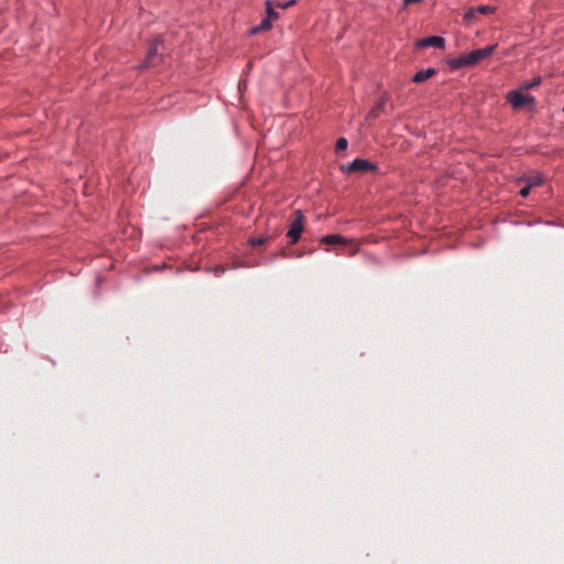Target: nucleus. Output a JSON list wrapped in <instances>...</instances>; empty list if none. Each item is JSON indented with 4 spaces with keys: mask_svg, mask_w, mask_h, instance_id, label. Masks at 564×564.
I'll return each mask as SVG.
<instances>
[{
    "mask_svg": "<svg viewBox=\"0 0 564 564\" xmlns=\"http://www.w3.org/2000/svg\"><path fill=\"white\" fill-rule=\"evenodd\" d=\"M160 44V40L156 39L153 44L148 50L147 57L143 63V67H151L158 65L160 61V56L158 54V46Z\"/></svg>",
    "mask_w": 564,
    "mask_h": 564,
    "instance_id": "nucleus-6",
    "label": "nucleus"
},
{
    "mask_svg": "<svg viewBox=\"0 0 564 564\" xmlns=\"http://www.w3.org/2000/svg\"><path fill=\"white\" fill-rule=\"evenodd\" d=\"M349 173H365L368 171H376L377 166L365 159L354 160L347 167L344 169Z\"/></svg>",
    "mask_w": 564,
    "mask_h": 564,
    "instance_id": "nucleus-4",
    "label": "nucleus"
},
{
    "mask_svg": "<svg viewBox=\"0 0 564 564\" xmlns=\"http://www.w3.org/2000/svg\"><path fill=\"white\" fill-rule=\"evenodd\" d=\"M321 241H322V243H326V245H344V243L348 242V239H346L341 235H327V236H324L321 239Z\"/></svg>",
    "mask_w": 564,
    "mask_h": 564,
    "instance_id": "nucleus-8",
    "label": "nucleus"
},
{
    "mask_svg": "<svg viewBox=\"0 0 564 564\" xmlns=\"http://www.w3.org/2000/svg\"><path fill=\"white\" fill-rule=\"evenodd\" d=\"M543 183V177L541 175L530 176L527 180V184L532 188L540 186Z\"/></svg>",
    "mask_w": 564,
    "mask_h": 564,
    "instance_id": "nucleus-14",
    "label": "nucleus"
},
{
    "mask_svg": "<svg viewBox=\"0 0 564 564\" xmlns=\"http://www.w3.org/2000/svg\"><path fill=\"white\" fill-rule=\"evenodd\" d=\"M508 101L514 109H521L527 106H533L534 97L530 95H524L519 90H512L507 96Z\"/></svg>",
    "mask_w": 564,
    "mask_h": 564,
    "instance_id": "nucleus-3",
    "label": "nucleus"
},
{
    "mask_svg": "<svg viewBox=\"0 0 564 564\" xmlns=\"http://www.w3.org/2000/svg\"><path fill=\"white\" fill-rule=\"evenodd\" d=\"M386 101H387V98L386 97H382L379 102L369 111L368 113V119H376L380 116V113L383 111L384 109V105H386Z\"/></svg>",
    "mask_w": 564,
    "mask_h": 564,
    "instance_id": "nucleus-10",
    "label": "nucleus"
},
{
    "mask_svg": "<svg viewBox=\"0 0 564 564\" xmlns=\"http://www.w3.org/2000/svg\"><path fill=\"white\" fill-rule=\"evenodd\" d=\"M497 45H488L484 48L475 50L469 53L463 54L449 62V66L453 69H458L463 67L474 66L478 64L480 61L489 57Z\"/></svg>",
    "mask_w": 564,
    "mask_h": 564,
    "instance_id": "nucleus-1",
    "label": "nucleus"
},
{
    "mask_svg": "<svg viewBox=\"0 0 564 564\" xmlns=\"http://www.w3.org/2000/svg\"><path fill=\"white\" fill-rule=\"evenodd\" d=\"M215 272H216L217 274H221V273H224V272H225V268H223V267H216V268H215Z\"/></svg>",
    "mask_w": 564,
    "mask_h": 564,
    "instance_id": "nucleus-20",
    "label": "nucleus"
},
{
    "mask_svg": "<svg viewBox=\"0 0 564 564\" xmlns=\"http://www.w3.org/2000/svg\"><path fill=\"white\" fill-rule=\"evenodd\" d=\"M304 220L305 217L303 213L300 209L295 210L294 218L292 219L290 228L286 234L290 245H295L300 240L301 235L304 230Z\"/></svg>",
    "mask_w": 564,
    "mask_h": 564,
    "instance_id": "nucleus-2",
    "label": "nucleus"
},
{
    "mask_svg": "<svg viewBox=\"0 0 564 564\" xmlns=\"http://www.w3.org/2000/svg\"><path fill=\"white\" fill-rule=\"evenodd\" d=\"M435 74H436V69L435 68L430 67V68H426V69H422V70L417 72L413 76L412 82L420 84V83H423V82L430 79Z\"/></svg>",
    "mask_w": 564,
    "mask_h": 564,
    "instance_id": "nucleus-7",
    "label": "nucleus"
},
{
    "mask_svg": "<svg viewBox=\"0 0 564 564\" xmlns=\"http://www.w3.org/2000/svg\"><path fill=\"white\" fill-rule=\"evenodd\" d=\"M344 246H348L349 247L347 254L350 256V257L355 256L358 252V250H359L358 245L352 239H348V242L344 243Z\"/></svg>",
    "mask_w": 564,
    "mask_h": 564,
    "instance_id": "nucleus-15",
    "label": "nucleus"
},
{
    "mask_svg": "<svg viewBox=\"0 0 564 564\" xmlns=\"http://www.w3.org/2000/svg\"><path fill=\"white\" fill-rule=\"evenodd\" d=\"M540 83H541V78L536 77L531 83L523 84V88L524 89H532V88L536 87L538 85H540Z\"/></svg>",
    "mask_w": 564,
    "mask_h": 564,
    "instance_id": "nucleus-17",
    "label": "nucleus"
},
{
    "mask_svg": "<svg viewBox=\"0 0 564 564\" xmlns=\"http://www.w3.org/2000/svg\"><path fill=\"white\" fill-rule=\"evenodd\" d=\"M530 189L531 187L527 184L524 187H522L519 192V194L522 196V197H527L530 193Z\"/></svg>",
    "mask_w": 564,
    "mask_h": 564,
    "instance_id": "nucleus-19",
    "label": "nucleus"
},
{
    "mask_svg": "<svg viewBox=\"0 0 564 564\" xmlns=\"http://www.w3.org/2000/svg\"><path fill=\"white\" fill-rule=\"evenodd\" d=\"M286 252L285 250H281L280 252L275 253V257H285Z\"/></svg>",
    "mask_w": 564,
    "mask_h": 564,
    "instance_id": "nucleus-21",
    "label": "nucleus"
},
{
    "mask_svg": "<svg viewBox=\"0 0 564 564\" xmlns=\"http://www.w3.org/2000/svg\"><path fill=\"white\" fill-rule=\"evenodd\" d=\"M275 3L271 0L265 1V12L267 18H270L272 21L279 18V13L274 11Z\"/></svg>",
    "mask_w": 564,
    "mask_h": 564,
    "instance_id": "nucleus-12",
    "label": "nucleus"
},
{
    "mask_svg": "<svg viewBox=\"0 0 564 564\" xmlns=\"http://www.w3.org/2000/svg\"><path fill=\"white\" fill-rule=\"evenodd\" d=\"M272 238H273V236H261L258 238L250 239L249 242L252 247H259V246L264 245L267 241L271 240Z\"/></svg>",
    "mask_w": 564,
    "mask_h": 564,
    "instance_id": "nucleus-13",
    "label": "nucleus"
},
{
    "mask_svg": "<svg viewBox=\"0 0 564 564\" xmlns=\"http://www.w3.org/2000/svg\"><path fill=\"white\" fill-rule=\"evenodd\" d=\"M272 28V20L270 18L262 19L261 23L251 28L250 33L251 34H258L260 32L268 31Z\"/></svg>",
    "mask_w": 564,
    "mask_h": 564,
    "instance_id": "nucleus-9",
    "label": "nucleus"
},
{
    "mask_svg": "<svg viewBox=\"0 0 564 564\" xmlns=\"http://www.w3.org/2000/svg\"><path fill=\"white\" fill-rule=\"evenodd\" d=\"M348 147V141L345 138H339L336 142V151H344Z\"/></svg>",
    "mask_w": 564,
    "mask_h": 564,
    "instance_id": "nucleus-16",
    "label": "nucleus"
},
{
    "mask_svg": "<svg viewBox=\"0 0 564 564\" xmlns=\"http://www.w3.org/2000/svg\"><path fill=\"white\" fill-rule=\"evenodd\" d=\"M295 2H296V0H290L288 2H274V3H275V7H279L282 9H288V8L292 7Z\"/></svg>",
    "mask_w": 564,
    "mask_h": 564,
    "instance_id": "nucleus-18",
    "label": "nucleus"
},
{
    "mask_svg": "<svg viewBox=\"0 0 564 564\" xmlns=\"http://www.w3.org/2000/svg\"><path fill=\"white\" fill-rule=\"evenodd\" d=\"M437 47V48H444L445 47V39L442 36H429L421 39L416 42L417 48H426V47Z\"/></svg>",
    "mask_w": 564,
    "mask_h": 564,
    "instance_id": "nucleus-5",
    "label": "nucleus"
},
{
    "mask_svg": "<svg viewBox=\"0 0 564 564\" xmlns=\"http://www.w3.org/2000/svg\"><path fill=\"white\" fill-rule=\"evenodd\" d=\"M495 11V9L492 7H489V6H479L475 9H469L468 12L465 14V18L466 19H469L471 17H474V14L477 12V13H481V14H489V13H492Z\"/></svg>",
    "mask_w": 564,
    "mask_h": 564,
    "instance_id": "nucleus-11",
    "label": "nucleus"
}]
</instances>
